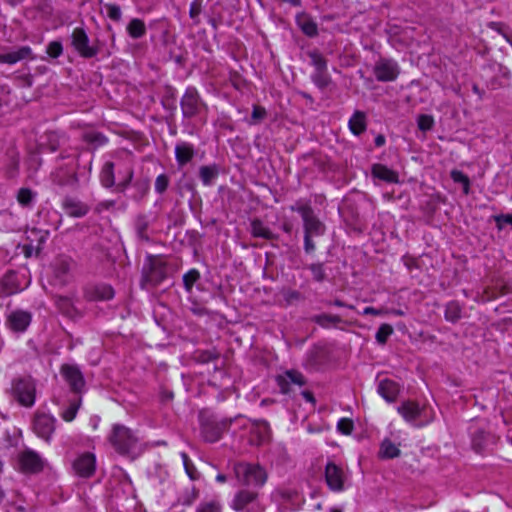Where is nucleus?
Returning <instances> with one entry per match:
<instances>
[{
	"label": "nucleus",
	"instance_id": "f257e3e1",
	"mask_svg": "<svg viewBox=\"0 0 512 512\" xmlns=\"http://www.w3.org/2000/svg\"><path fill=\"white\" fill-rule=\"evenodd\" d=\"M233 421V418L219 420L213 413L202 410L199 412L201 437L205 442L215 443L221 439L224 432L228 431Z\"/></svg>",
	"mask_w": 512,
	"mask_h": 512
},
{
	"label": "nucleus",
	"instance_id": "f03ea898",
	"mask_svg": "<svg viewBox=\"0 0 512 512\" xmlns=\"http://www.w3.org/2000/svg\"><path fill=\"white\" fill-rule=\"evenodd\" d=\"M233 470L242 485L261 487L267 480V473L259 464L238 462L234 464Z\"/></svg>",
	"mask_w": 512,
	"mask_h": 512
},
{
	"label": "nucleus",
	"instance_id": "7ed1b4c3",
	"mask_svg": "<svg viewBox=\"0 0 512 512\" xmlns=\"http://www.w3.org/2000/svg\"><path fill=\"white\" fill-rule=\"evenodd\" d=\"M166 278V265L157 257L149 255L141 274L140 287L151 289L158 286Z\"/></svg>",
	"mask_w": 512,
	"mask_h": 512
},
{
	"label": "nucleus",
	"instance_id": "20e7f679",
	"mask_svg": "<svg viewBox=\"0 0 512 512\" xmlns=\"http://www.w3.org/2000/svg\"><path fill=\"white\" fill-rule=\"evenodd\" d=\"M109 442L119 454L129 455L134 451L138 438L131 429L124 425L115 424L109 435Z\"/></svg>",
	"mask_w": 512,
	"mask_h": 512
},
{
	"label": "nucleus",
	"instance_id": "39448f33",
	"mask_svg": "<svg viewBox=\"0 0 512 512\" xmlns=\"http://www.w3.org/2000/svg\"><path fill=\"white\" fill-rule=\"evenodd\" d=\"M71 46L77 54L85 59L94 58L100 52L98 40L91 43L83 27H76L70 36Z\"/></svg>",
	"mask_w": 512,
	"mask_h": 512
},
{
	"label": "nucleus",
	"instance_id": "423d86ee",
	"mask_svg": "<svg viewBox=\"0 0 512 512\" xmlns=\"http://www.w3.org/2000/svg\"><path fill=\"white\" fill-rule=\"evenodd\" d=\"M292 211L301 215L303 221L304 235L322 236L326 231L325 224L316 216L313 208L309 204L291 206Z\"/></svg>",
	"mask_w": 512,
	"mask_h": 512
},
{
	"label": "nucleus",
	"instance_id": "0eeeda50",
	"mask_svg": "<svg viewBox=\"0 0 512 512\" xmlns=\"http://www.w3.org/2000/svg\"><path fill=\"white\" fill-rule=\"evenodd\" d=\"M13 397L25 407H31L35 402L36 387L31 377H21L13 380Z\"/></svg>",
	"mask_w": 512,
	"mask_h": 512
},
{
	"label": "nucleus",
	"instance_id": "6e6552de",
	"mask_svg": "<svg viewBox=\"0 0 512 512\" xmlns=\"http://www.w3.org/2000/svg\"><path fill=\"white\" fill-rule=\"evenodd\" d=\"M180 106L184 118L191 119L198 116L203 108H206L205 103L202 101L197 89L195 87H188L181 98Z\"/></svg>",
	"mask_w": 512,
	"mask_h": 512
},
{
	"label": "nucleus",
	"instance_id": "1a4fd4ad",
	"mask_svg": "<svg viewBox=\"0 0 512 512\" xmlns=\"http://www.w3.org/2000/svg\"><path fill=\"white\" fill-rule=\"evenodd\" d=\"M325 482L333 492L345 490L346 475L343 469L334 462H328L324 470Z\"/></svg>",
	"mask_w": 512,
	"mask_h": 512
},
{
	"label": "nucleus",
	"instance_id": "9d476101",
	"mask_svg": "<svg viewBox=\"0 0 512 512\" xmlns=\"http://www.w3.org/2000/svg\"><path fill=\"white\" fill-rule=\"evenodd\" d=\"M56 419L47 413L37 412L33 420V430L40 438L50 442L55 431Z\"/></svg>",
	"mask_w": 512,
	"mask_h": 512
},
{
	"label": "nucleus",
	"instance_id": "9b49d317",
	"mask_svg": "<svg viewBox=\"0 0 512 512\" xmlns=\"http://www.w3.org/2000/svg\"><path fill=\"white\" fill-rule=\"evenodd\" d=\"M18 462L23 473L37 474L44 468V460L31 449H26L18 455Z\"/></svg>",
	"mask_w": 512,
	"mask_h": 512
},
{
	"label": "nucleus",
	"instance_id": "f8f14e48",
	"mask_svg": "<svg viewBox=\"0 0 512 512\" xmlns=\"http://www.w3.org/2000/svg\"><path fill=\"white\" fill-rule=\"evenodd\" d=\"M276 383L282 394H288L291 392V385L302 387L306 385L307 380L300 371L290 369L286 370L283 374L278 375L276 377Z\"/></svg>",
	"mask_w": 512,
	"mask_h": 512
},
{
	"label": "nucleus",
	"instance_id": "ddd939ff",
	"mask_svg": "<svg viewBox=\"0 0 512 512\" xmlns=\"http://www.w3.org/2000/svg\"><path fill=\"white\" fill-rule=\"evenodd\" d=\"M376 79L380 82L394 81L399 74L397 63L390 59H380L373 68Z\"/></svg>",
	"mask_w": 512,
	"mask_h": 512
},
{
	"label": "nucleus",
	"instance_id": "4468645a",
	"mask_svg": "<svg viewBox=\"0 0 512 512\" xmlns=\"http://www.w3.org/2000/svg\"><path fill=\"white\" fill-rule=\"evenodd\" d=\"M60 372L73 392H82L85 386V380L82 372L77 366L64 364L61 366Z\"/></svg>",
	"mask_w": 512,
	"mask_h": 512
},
{
	"label": "nucleus",
	"instance_id": "2eb2a0df",
	"mask_svg": "<svg viewBox=\"0 0 512 512\" xmlns=\"http://www.w3.org/2000/svg\"><path fill=\"white\" fill-rule=\"evenodd\" d=\"M62 209L68 216L74 218L84 217L90 211V207L86 203L71 196L64 197Z\"/></svg>",
	"mask_w": 512,
	"mask_h": 512
},
{
	"label": "nucleus",
	"instance_id": "dca6fc26",
	"mask_svg": "<svg viewBox=\"0 0 512 512\" xmlns=\"http://www.w3.org/2000/svg\"><path fill=\"white\" fill-rule=\"evenodd\" d=\"M95 456L92 453H84L73 463V468L80 477L88 478L95 472Z\"/></svg>",
	"mask_w": 512,
	"mask_h": 512
},
{
	"label": "nucleus",
	"instance_id": "f3484780",
	"mask_svg": "<svg viewBox=\"0 0 512 512\" xmlns=\"http://www.w3.org/2000/svg\"><path fill=\"white\" fill-rule=\"evenodd\" d=\"M31 322V314L17 310L9 314L7 318L8 327L15 332H24Z\"/></svg>",
	"mask_w": 512,
	"mask_h": 512
},
{
	"label": "nucleus",
	"instance_id": "a211bd4d",
	"mask_svg": "<svg viewBox=\"0 0 512 512\" xmlns=\"http://www.w3.org/2000/svg\"><path fill=\"white\" fill-rule=\"evenodd\" d=\"M371 174L374 178H377L386 183H398L399 182L398 173L380 163H376V164L372 165Z\"/></svg>",
	"mask_w": 512,
	"mask_h": 512
},
{
	"label": "nucleus",
	"instance_id": "6ab92c4d",
	"mask_svg": "<svg viewBox=\"0 0 512 512\" xmlns=\"http://www.w3.org/2000/svg\"><path fill=\"white\" fill-rule=\"evenodd\" d=\"M296 24L306 36L313 38L318 35L317 23L305 12L297 14Z\"/></svg>",
	"mask_w": 512,
	"mask_h": 512
},
{
	"label": "nucleus",
	"instance_id": "aec40b11",
	"mask_svg": "<svg viewBox=\"0 0 512 512\" xmlns=\"http://www.w3.org/2000/svg\"><path fill=\"white\" fill-rule=\"evenodd\" d=\"M28 58H32V49L29 46H21L15 51L0 54V63L12 65Z\"/></svg>",
	"mask_w": 512,
	"mask_h": 512
},
{
	"label": "nucleus",
	"instance_id": "412c9836",
	"mask_svg": "<svg viewBox=\"0 0 512 512\" xmlns=\"http://www.w3.org/2000/svg\"><path fill=\"white\" fill-rule=\"evenodd\" d=\"M422 410L419 403L412 400L402 402L397 408L398 413L408 422L415 421L421 415Z\"/></svg>",
	"mask_w": 512,
	"mask_h": 512
},
{
	"label": "nucleus",
	"instance_id": "4be33fe9",
	"mask_svg": "<svg viewBox=\"0 0 512 512\" xmlns=\"http://www.w3.org/2000/svg\"><path fill=\"white\" fill-rule=\"evenodd\" d=\"M53 182L61 187H74L78 184V176L75 170L59 168L53 175Z\"/></svg>",
	"mask_w": 512,
	"mask_h": 512
},
{
	"label": "nucleus",
	"instance_id": "5701e85b",
	"mask_svg": "<svg viewBox=\"0 0 512 512\" xmlns=\"http://www.w3.org/2000/svg\"><path fill=\"white\" fill-rule=\"evenodd\" d=\"M117 173L119 181L116 185V191L123 193L132 182L134 170L130 164L124 163L119 165Z\"/></svg>",
	"mask_w": 512,
	"mask_h": 512
},
{
	"label": "nucleus",
	"instance_id": "b1692460",
	"mask_svg": "<svg viewBox=\"0 0 512 512\" xmlns=\"http://www.w3.org/2000/svg\"><path fill=\"white\" fill-rule=\"evenodd\" d=\"M86 295L90 300H110L114 297V289L111 285L99 284L89 288Z\"/></svg>",
	"mask_w": 512,
	"mask_h": 512
},
{
	"label": "nucleus",
	"instance_id": "393cba45",
	"mask_svg": "<svg viewBox=\"0 0 512 512\" xmlns=\"http://www.w3.org/2000/svg\"><path fill=\"white\" fill-rule=\"evenodd\" d=\"M378 393L388 402H394L399 393V386L390 379H384L379 382Z\"/></svg>",
	"mask_w": 512,
	"mask_h": 512
},
{
	"label": "nucleus",
	"instance_id": "a878e982",
	"mask_svg": "<svg viewBox=\"0 0 512 512\" xmlns=\"http://www.w3.org/2000/svg\"><path fill=\"white\" fill-rule=\"evenodd\" d=\"M250 232L251 235L256 238H263L266 240L278 239V235L274 234L268 227H266L259 218L251 220Z\"/></svg>",
	"mask_w": 512,
	"mask_h": 512
},
{
	"label": "nucleus",
	"instance_id": "bb28decb",
	"mask_svg": "<svg viewBox=\"0 0 512 512\" xmlns=\"http://www.w3.org/2000/svg\"><path fill=\"white\" fill-rule=\"evenodd\" d=\"M195 151L191 144L183 142L175 147V157L179 166H184L194 157Z\"/></svg>",
	"mask_w": 512,
	"mask_h": 512
},
{
	"label": "nucleus",
	"instance_id": "cd10ccee",
	"mask_svg": "<svg viewBox=\"0 0 512 512\" xmlns=\"http://www.w3.org/2000/svg\"><path fill=\"white\" fill-rule=\"evenodd\" d=\"M115 167L116 164L111 161H107L100 172V181L103 187L112 188L116 187V179H115Z\"/></svg>",
	"mask_w": 512,
	"mask_h": 512
},
{
	"label": "nucleus",
	"instance_id": "c85d7f7f",
	"mask_svg": "<svg viewBox=\"0 0 512 512\" xmlns=\"http://www.w3.org/2000/svg\"><path fill=\"white\" fill-rule=\"evenodd\" d=\"M348 125H349L350 131L354 135H356V136L361 135L363 132L366 131V128H367L365 113L362 111H355V113L349 119Z\"/></svg>",
	"mask_w": 512,
	"mask_h": 512
},
{
	"label": "nucleus",
	"instance_id": "c756f323",
	"mask_svg": "<svg viewBox=\"0 0 512 512\" xmlns=\"http://www.w3.org/2000/svg\"><path fill=\"white\" fill-rule=\"evenodd\" d=\"M56 305L63 315L71 319L81 317V313L78 311V309L74 306L71 299H69L68 297H58L56 300Z\"/></svg>",
	"mask_w": 512,
	"mask_h": 512
},
{
	"label": "nucleus",
	"instance_id": "7c9ffc66",
	"mask_svg": "<svg viewBox=\"0 0 512 512\" xmlns=\"http://www.w3.org/2000/svg\"><path fill=\"white\" fill-rule=\"evenodd\" d=\"M257 493L249 490L239 491L233 501V508L237 511H244L248 504L257 498Z\"/></svg>",
	"mask_w": 512,
	"mask_h": 512
},
{
	"label": "nucleus",
	"instance_id": "2f4dec72",
	"mask_svg": "<svg viewBox=\"0 0 512 512\" xmlns=\"http://www.w3.org/2000/svg\"><path fill=\"white\" fill-rule=\"evenodd\" d=\"M219 172L220 169L217 164L205 165L199 168V177L205 186H210L218 177Z\"/></svg>",
	"mask_w": 512,
	"mask_h": 512
},
{
	"label": "nucleus",
	"instance_id": "473e14b6",
	"mask_svg": "<svg viewBox=\"0 0 512 512\" xmlns=\"http://www.w3.org/2000/svg\"><path fill=\"white\" fill-rule=\"evenodd\" d=\"M401 454L400 449L389 439H384L380 445L378 456L381 459H394Z\"/></svg>",
	"mask_w": 512,
	"mask_h": 512
},
{
	"label": "nucleus",
	"instance_id": "72a5a7b5",
	"mask_svg": "<svg viewBox=\"0 0 512 512\" xmlns=\"http://www.w3.org/2000/svg\"><path fill=\"white\" fill-rule=\"evenodd\" d=\"M1 283L3 290L8 295L14 294L19 290L17 274L12 270H9L5 273V275L2 277Z\"/></svg>",
	"mask_w": 512,
	"mask_h": 512
},
{
	"label": "nucleus",
	"instance_id": "f704fd0d",
	"mask_svg": "<svg viewBox=\"0 0 512 512\" xmlns=\"http://www.w3.org/2000/svg\"><path fill=\"white\" fill-rule=\"evenodd\" d=\"M311 321L318 324L322 328H329L331 326H336L342 322V318L338 315L331 314H318L311 317Z\"/></svg>",
	"mask_w": 512,
	"mask_h": 512
},
{
	"label": "nucleus",
	"instance_id": "c9c22d12",
	"mask_svg": "<svg viewBox=\"0 0 512 512\" xmlns=\"http://www.w3.org/2000/svg\"><path fill=\"white\" fill-rule=\"evenodd\" d=\"M150 189V182L148 179H140L133 183V194L131 198L135 202H140L144 199Z\"/></svg>",
	"mask_w": 512,
	"mask_h": 512
},
{
	"label": "nucleus",
	"instance_id": "e433bc0d",
	"mask_svg": "<svg viewBox=\"0 0 512 512\" xmlns=\"http://www.w3.org/2000/svg\"><path fill=\"white\" fill-rule=\"evenodd\" d=\"M193 358L197 363L206 364L218 360L220 358V352L216 348L210 350L199 349L194 352Z\"/></svg>",
	"mask_w": 512,
	"mask_h": 512
},
{
	"label": "nucleus",
	"instance_id": "4c0bfd02",
	"mask_svg": "<svg viewBox=\"0 0 512 512\" xmlns=\"http://www.w3.org/2000/svg\"><path fill=\"white\" fill-rule=\"evenodd\" d=\"M149 227V221L146 215L140 214L135 220V231L138 238L142 241L149 242L150 237L147 233Z\"/></svg>",
	"mask_w": 512,
	"mask_h": 512
},
{
	"label": "nucleus",
	"instance_id": "58836bf2",
	"mask_svg": "<svg viewBox=\"0 0 512 512\" xmlns=\"http://www.w3.org/2000/svg\"><path fill=\"white\" fill-rule=\"evenodd\" d=\"M127 32L133 39H139L146 34L145 23L141 19L134 18L128 23Z\"/></svg>",
	"mask_w": 512,
	"mask_h": 512
},
{
	"label": "nucleus",
	"instance_id": "ea45409f",
	"mask_svg": "<svg viewBox=\"0 0 512 512\" xmlns=\"http://www.w3.org/2000/svg\"><path fill=\"white\" fill-rule=\"evenodd\" d=\"M53 269H54L55 277L59 280V282L61 284L65 283L66 282L65 277L67 276V274L70 271L69 261L66 259H62V258L56 259V261L53 265Z\"/></svg>",
	"mask_w": 512,
	"mask_h": 512
},
{
	"label": "nucleus",
	"instance_id": "a19ab883",
	"mask_svg": "<svg viewBox=\"0 0 512 512\" xmlns=\"http://www.w3.org/2000/svg\"><path fill=\"white\" fill-rule=\"evenodd\" d=\"M311 80L321 90H324L332 82L327 70L314 71Z\"/></svg>",
	"mask_w": 512,
	"mask_h": 512
},
{
	"label": "nucleus",
	"instance_id": "79ce46f5",
	"mask_svg": "<svg viewBox=\"0 0 512 512\" xmlns=\"http://www.w3.org/2000/svg\"><path fill=\"white\" fill-rule=\"evenodd\" d=\"M461 318V307L458 302L450 301L445 308V319L455 323Z\"/></svg>",
	"mask_w": 512,
	"mask_h": 512
},
{
	"label": "nucleus",
	"instance_id": "37998d69",
	"mask_svg": "<svg viewBox=\"0 0 512 512\" xmlns=\"http://www.w3.org/2000/svg\"><path fill=\"white\" fill-rule=\"evenodd\" d=\"M308 57L311 60V64L314 66L315 71L327 70V60L324 56L316 49L307 52Z\"/></svg>",
	"mask_w": 512,
	"mask_h": 512
},
{
	"label": "nucleus",
	"instance_id": "c03bdc74",
	"mask_svg": "<svg viewBox=\"0 0 512 512\" xmlns=\"http://www.w3.org/2000/svg\"><path fill=\"white\" fill-rule=\"evenodd\" d=\"M306 268L310 270L314 281L323 282L326 280L327 275L323 263H311L307 265Z\"/></svg>",
	"mask_w": 512,
	"mask_h": 512
},
{
	"label": "nucleus",
	"instance_id": "a18cd8bd",
	"mask_svg": "<svg viewBox=\"0 0 512 512\" xmlns=\"http://www.w3.org/2000/svg\"><path fill=\"white\" fill-rule=\"evenodd\" d=\"M201 275L197 269H190L183 275V285L186 292L190 293L194 284L200 279Z\"/></svg>",
	"mask_w": 512,
	"mask_h": 512
},
{
	"label": "nucleus",
	"instance_id": "49530a36",
	"mask_svg": "<svg viewBox=\"0 0 512 512\" xmlns=\"http://www.w3.org/2000/svg\"><path fill=\"white\" fill-rule=\"evenodd\" d=\"M83 140L94 145V148L104 145L107 138L100 132H86L83 134Z\"/></svg>",
	"mask_w": 512,
	"mask_h": 512
},
{
	"label": "nucleus",
	"instance_id": "de8ad7c7",
	"mask_svg": "<svg viewBox=\"0 0 512 512\" xmlns=\"http://www.w3.org/2000/svg\"><path fill=\"white\" fill-rule=\"evenodd\" d=\"M393 331V327L390 324H382L376 332V341L380 345L386 344L388 338L393 334Z\"/></svg>",
	"mask_w": 512,
	"mask_h": 512
},
{
	"label": "nucleus",
	"instance_id": "09e8293b",
	"mask_svg": "<svg viewBox=\"0 0 512 512\" xmlns=\"http://www.w3.org/2000/svg\"><path fill=\"white\" fill-rule=\"evenodd\" d=\"M451 178L453 179V181L455 183H459L462 185V190H463L464 194L469 193L470 180L466 174H464L463 172H461L459 170H452Z\"/></svg>",
	"mask_w": 512,
	"mask_h": 512
},
{
	"label": "nucleus",
	"instance_id": "8fccbe9b",
	"mask_svg": "<svg viewBox=\"0 0 512 512\" xmlns=\"http://www.w3.org/2000/svg\"><path fill=\"white\" fill-rule=\"evenodd\" d=\"M492 221L495 222L498 230H502L507 226L512 227V214L493 215L488 219L489 223Z\"/></svg>",
	"mask_w": 512,
	"mask_h": 512
},
{
	"label": "nucleus",
	"instance_id": "3c124183",
	"mask_svg": "<svg viewBox=\"0 0 512 512\" xmlns=\"http://www.w3.org/2000/svg\"><path fill=\"white\" fill-rule=\"evenodd\" d=\"M509 292V289L506 285L497 286L494 288H487L482 292V301L491 300L493 298H496L499 295H504Z\"/></svg>",
	"mask_w": 512,
	"mask_h": 512
},
{
	"label": "nucleus",
	"instance_id": "603ef678",
	"mask_svg": "<svg viewBox=\"0 0 512 512\" xmlns=\"http://www.w3.org/2000/svg\"><path fill=\"white\" fill-rule=\"evenodd\" d=\"M282 296L286 305H292L296 302L302 301L304 296L297 290L285 289L282 291Z\"/></svg>",
	"mask_w": 512,
	"mask_h": 512
},
{
	"label": "nucleus",
	"instance_id": "864d4df0",
	"mask_svg": "<svg viewBox=\"0 0 512 512\" xmlns=\"http://www.w3.org/2000/svg\"><path fill=\"white\" fill-rule=\"evenodd\" d=\"M417 125L422 132L430 131L434 126V118L428 114H420L417 117Z\"/></svg>",
	"mask_w": 512,
	"mask_h": 512
},
{
	"label": "nucleus",
	"instance_id": "5fc2aeb1",
	"mask_svg": "<svg viewBox=\"0 0 512 512\" xmlns=\"http://www.w3.org/2000/svg\"><path fill=\"white\" fill-rule=\"evenodd\" d=\"M35 194L29 188H21L17 193V200L22 206H29Z\"/></svg>",
	"mask_w": 512,
	"mask_h": 512
},
{
	"label": "nucleus",
	"instance_id": "6e6d98bb",
	"mask_svg": "<svg viewBox=\"0 0 512 512\" xmlns=\"http://www.w3.org/2000/svg\"><path fill=\"white\" fill-rule=\"evenodd\" d=\"M46 53L49 57L56 59L63 53V45L60 41H51L46 47Z\"/></svg>",
	"mask_w": 512,
	"mask_h": 512
},
{
	"label": "nucleus",
	"instance_id": "4d7b16f0",
	"mask_svg": "<svg viewBox=\"0 0 512 512\" xmlns=\"http://www.w3.org/2000/svg\"><path fill=\"white\" fill-rule=\"evenodd\" d=\"M181 457L183 460V465L185 467L186 473L188 474L190 479H192V480L197 479L198 478L197 470H196L195 466L193 465V463L191 462L188 455L185 452H182Z\"/></svg>",
	"mask_w": 512,
	"mask_h": 512
},
{
	"label": "nucleus",
	"instance_id": "13d9d810",
	"mask_svg": "<svg viewBox=\"0 0 512 512\" xmlns=\"http://www.w3.org/2000/svg\"><path fill=\"white\" fill-rule=\"evenodd\" d=\"M104 7L106 9L107 16L111 20H113L115 22H119L121 20L122 13H121L120 6H118L116 4L108 3V4H105Z\"/></svg>",
	"mask_w": 512,
	"mask_h": 512
},
{
	"label": "nucleus",
	"instance_id": "bf43d9fd",
	"mask_svg": "<svg viewBox=\"0 0 512 512\" xmlns=\"http://www.w3.org/2000/svg\"><path fill=\"white\" fill-rule=\"evenodd\" d=\"M198 496H199V491L195 487H192V489L190 491L185 492L179 498V502L182 505L190 506L198 498Z\"/></svg>",
	"mask_w": 512,
	"mask_h": 512
},
{
	"label": "nucleus",
	"instance_id": "052dcab7",
	"mask_svg": "<svg viewBox=\"0 0 512 512\" xmlns=\"http://www.w3.org/2000/svg\"><path fill=\"white\" fill-rule=\"evenodd\" d=\"M48 141L47 143L41 144V149L43 151L48 150L50 152H55L59 149L60 144L54 133H49L47 135Z\"/></svg>",
	"mask_w": 512,
	"mask_h": 512
},
{
	"label": "nucleus",
	"instance_id": "680f3d73",
	"mask_svg": "<svg viewBox=\"0 0 512 512\" xmlns=\"http://www.w3.org/2000/svg\"><path fill=\"white\" fill-rule=\"evenodd\" d=\"M337 429L342 434L349 435L354 429V423L351 419L341 418L337 423Z\"/></svg>",
	"mask_w": 512,
	"mask_h": 512
},
{
	"label": "nucleus",
	"instance_id": "e2e57ef3",
	"mask_svg": "<svg viewBox=\"0 0 512 512\" xmlns=\"http://www.w3.org/2000/svg\"><path fill=\"white\" fill-rule=\"evenodd\" d=\"M169 185V178L166 174H160L155 180V190L157 193H164Z\"/></svg>",
	"mask_w": 512,
	"mask_h": 512
},
{
	"label": "nucleus",
	"instance_id": "0e129e2a",
	"mask_svg": "<svg viewBox=\"0 0 512 512\" xmlns=\"http://www.w3.org/2000/svg\"><path fill=\"white\" fill-rule=\"evenodd\" d=\"M78 409L79 403H71L69 407L62 412L61 416L65 421L70 422L76 417Z\"/></svg>",
	"mask_w": 512,
	"mask_h": 512
},
{
	"label": "nucleus",
	"instance_id": "69168bd1",
	"mask_svg": "<svg viewBox=\"0 0 512 512\" xmlns=\"http://www.w3.org/2000/svg\"><path fill=\"white\" fill-rule=\"evenodd\" d=\"M202 10V4L200 0H194L190 5L189 16L191 19L198 22L197 18Z\"/></svg>",
	"mask_w": 512,
	"mask_h": 512
},
{
	"label": "nucleus",
	"instance_id": "338daca9",
	"mask_svg": "<svg viewBox=\"0 0 512 512\" xmlns=\"http://www.w3.org/2000/svg\"><path fill=\"white\" fill-rule=\"evenodd\" d=\"M197 512H220V505L215 501L203 503L199 506Z\"/></svg>",
	"mask_w": 512,
	"mask_h": 512
},
{
	"label": "nucleus",
	"instance_id": "774afa93",
	"mask_svg": "<svg viewBox=\"0 0 512 512\" xmlns=\"http://www.w3.org/2000/svg\"><path fill=\"white\" fill-rule=\"evenodd\" d=\"M265 116H266V110L263 107L257 106V105H255L253 107V111H252V115H251L253 123L262 121L265 118Z\"/></svg>",
	"mask_w": 512,
	"mask_h": 512
}]
</instances>
